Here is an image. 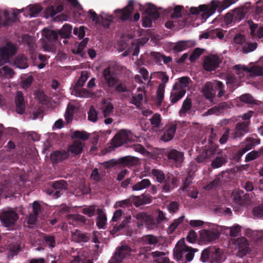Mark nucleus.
Returning <instances> with one entry per match:
<instances>
[{
  "mask_svg": "<svg viewBox=\"0 0 263 263\" xmlns=\"http://www.w3.org/2000/svg\"><path fill=\"white\" fill-rule=\"evenodd\" d=\"M232 243L237 244L238 248L237 255L242 257L249 251L247 240L245 237L237 238L236 240H232Z\"/></svg>",
  "mask_w": 263,
  "mask_h": 263,
  "instance_id": "12",
  "label": "nucleus"
},
{
  "mask_svg": "<svg viewBox=\"0 0 263 263\" xmlns=\"http://www.w3.org/2000/svg\"><path fill=\"white\" fill-rule=\"evenodd\" d=\"M216 31L215 30H208L204 32H203L199 37V40L201 39H214V33Z\"/></svg>",
  "mask_w": 263,
  "mask_h": 263,
  "instance_id": "51",
  "label": "nucleus"
},
{
  "mask_svg": "<svg viewBox=\"0 0 263 263\" xmlns=\"http://www.w3.org/2000/svg\"><path fill=\"white\" fill-rule=\"evenodd\" d=\"M72 239L76 242L87 241L88 240V237L80 231L76 230L72 234Z\"/></svg>",
  "mask_w": 263,
  "mask_h": 263,
  "instance_id": "33",
  "label": "nucleus"
},
{
  "mask_svg": "<svg viewBox=\"0 0 263 263\" xmlns=\"http://www.w3.org/2000/svg\"><path fill=\"white\" fill-rule=\"evenodd\" d=\"M42 35L43 36L44 43L43 48L44 50L47 51H53L55 50L54 46L52 42L57 40L58 34L54 31L44 29L42 31Z\"/></svg>",
  "mask_w": 263,
  "mask_h": 263,
  "instance_id": "4",
  "label": "nucleus"
},
{
  "mask_svg": "<svg viewBox=\"0 0 263 263\" xmlns=\"http://www.w3.org/2000/svg\"><path fill=\"white\" fill-rule=\"evenodd\" d=\"M23 9H13L11 10H5L4 15L7 21L15 22L17 20V15L23 12Z\"/></svg>",
  "mask_w": 263,
  "mask_h": 263,
  "instance_id": "17",
  "label": "nucleus"
},
{
  "mask_svg": "<svg viewBox=\"0 0 263 263\" xmlns=\"http://www.w3.org/2000/svg\"><path fill=\"white\" fill-rule=\"evenodd\" d=\"M73 32L80 39H82L85 34V27L84 26H80L79 28H74Z\"/></svg>",
  "mask_w": 263,
  "mask_h": 263,
  "instance_id": "62",
  "label": "nucleus"
},
{
  "mask_svg": "<svg viewBox=\"0 0 263 263\" xmlns=\"http://www.w3.org/2000/svg\"><path fill=\"white\" fill-rule=\"evenodd\" d=\"M142 241L144 244L149 245L153 247H155L156 244L158 242V239L156 237L149 235L142 237Z\"/></svg>",
  "mask_w": 263,
  "mask_h": 263,
  "instance_id": "35",
  "label": "nucleus"
},
{
  "mask_svg": "<svg viewBox=\"0 0 263 263\" xmlns=\"http://www.w3.org/2000/svg\"><path fill=\"white\" fill-rule=\"evenodd\" d=\"M165 88V85H164V84H160L157 90L155 100L156 103L159 105L161 104L164 98Z\"/></svg>",
  "mask_w": 263,
  "mask_h": 263,
  "instance_id": "27",
  "label": "nucleus"
},
{
  "mask_svg": "<svg viewBox=\"0 0 263 263\" xmlns=\"http://www.w3.org/2000/svg\"><path fill=\"white\" fill-rule=\"evenodd\" d=\"M218 6V2L216 1L211 2V6L209 7L207 6V10L205 11V13L207 14L208 16L211 15L215 12Z\"/></svg>",
  "mask_w": 263,
  "mask_h": 263,
  "instance_id": "48",
  "label": "nucleus"
},
{
  "mask_svg": "<svg viewBox=\"0 0 263 263\" xmlns=\"http://www.w3.org/2000/svg\"><path fill=\"white\" fill-rule=\"evenodd\" d=\"M151 124L155 127L159 126L161 122L160 115L159 114L154 115L150 120Z\"/></svg>",
  "mask_w": 263,
  "mask_h": 263,
  "instance_id": "63",
  "label": "nucleus"
},
{
  "mask_svg": "<svg viewBox=\"0 0 263 263\" xmlns=\"http://www.w3.org/2000/svg\"><path fill=\"white\" fill-rule=\"evenodd\" d=\"M216 252L212 253L211 257V261H220L224 259L223 252L219 249L216 248Z\"/></svg>",
  "mask_w": 263,
  "mask_h": 263,
  "instance_id": "46",
  "label": "nucleus"
},
{
  "mask_svg": "<svg viewBox=\"0 0 263 263\" xmlns=\"http://www.w3.org/2000/svg\"><path fill=\"white\" fill-rule=\"evenodd\" d=\"M72 29V26L69 24L64 25L59 32L61 37L65 39L68 37L71 33Z\"/></svg>",
  "mask_w": 263,
  "mask_h": 263,
  "instance_id": "38",
  "label": "nucleus"
},
{
  "mask_svg": "<svg viewBox=\"0 0 263 263\" xmlns=\"http://www.w3.org/2000/svg\"><path fill=\"white\" fill-rule=\"evenodd\" d=\"M14 190L10 184H7L0 187V198H7L13 195Z\"/></svg>",
  "mask_w": 263,
  "mask_h": 263,
  "instance_id": "21",
  "label": "nucleus"
},
{
  "mask_svg": "<svg viewBox=\"0 0 263 263\" xmlns=\"http://www.w3.org/2000/svg\"><path fill=\"white\" fill-rule=\"evenodd\" d=\"M151 184V182L148 179H143L141 181L138 182L132 186L133 191H137L142 190Z\"/></svg>",
  "mask_w": 263,
  "mask_h": 263,
  "instance_id": "36",
  "label": "nucleus"
},
{
  "mask_svg": "<svg viewBox=\"0 0 263 263\" xmlns=\"http://www.w3.org/2000/svg\"><path fill=\"white\" fill-rule=\"evenodd\" d=\"M18 219L17 214L11 208H5L0 211V220L5 227L14 224Z\"/></svg>",
  "mask_w": 263,
  "mask_h": 263,
  "instance_id": "5",
  "label": "nucleus"
},
{
  "mask_svg": "<svg viewBox=\"0 0 263 263\" xmlns=\"http://www.w3.org/2000/svg\"><path fill=\"white\" fill-rule=\"evenodd\" d=\"M235 68L237 70L241 69L248 73V76L250 77H257L263 76V67L258 66H250L247 67L245 65H237Z\"/></svg>",
  "mask_w": 263,
  "mask_h": 263,
  "instance_id": "10",
  "label": "nucleus"
},
{
  "mask_svg": "<svg viewBox=\"0 0 263 263\" xmlns=\"http://www.w3.org/2000/svg\"><path fill=\"white\" fill-rule=\"evenodd\" d=\"M152 255L157 263H162L164 261V258H167L162 252L155 251L152 253Z\"/></svg>",
  "mask_w": 263,
  "mask_h": 263,
  "instance_id": "44",
  "label": "nucleus"
},
{
  "mask_svg": "<svg viewBox=\"0 0 263 263\" xmlns=\"http://www.w3.org/2000/svg\"><path fill=\"white\" fill-rule=\"evenodd\" d=\"M64 181H59L54 182L52 185V189L47 190L46 193L52 196L54 199L57 198L61 195V191L64 187Z\"/></svg>",
  "mask_w": 263,
  "mask_h": 263,
  "instance_id": "14",
  "label": "nucleus"
},
{
  "mask_svg": "<svg viewBox=\"0 0 263 263\" xmlns=\"http://www.w3.org/2000/svg\"><path fill=\"white\" fill-rule=\"evenodd\" d=\"M198 251L196 249L187 247L185 244L184 239L179 240L176 244L174 250V258L180 260L183 256H185L186 260L189 261H191L194 256V253Z\"/></svg>",
  "mask_w": 263,
  "mask_h": 263,
  "instance_id": "1",
  "label": "nucleus"
},
{
  "mask_svg": "<svg viewBox=\"0 0 263 263\" xmlns=\"http://www.w3.org/2000/svg\"><path fill=\"white\" fill-rule=\"evenodd\" d=\"M184 218V216H182L179 218L174 220V221L168 227L167 233L168 234H172L177 228V227L183 222Z\"/></svg>",
  "mask_w": 263,
  "mask_h": 263,
  "instance_id": "34",
  "label": "nucleus"
},
{
  "mask_svg": "<svg viewBox=\"0 0 263 263\" xmlns=\"http://www.w3.org/2000/svg\"><path fill=\"white\" fill-rule=\"evenodd\" d=\"M203 50V49L199 48L194 49L190 57V61L192 62L195 61L201 55Z\"/></svg>",
  "mask_w": 263,
  "mask_h": 263,
  "instance_id": "52",
  "label": "nucleus"
},
{
  "mask_svg": "<svg viewBox=\"0 0 263 263\" xmlns=\"http://www.w3.org/2000/svg\"><path fill=\"white\" fill-rule=\"evenodd\" d=\"M113 109V105L110 102H104L103 106L102 107L104 116L106 117L109 116L112 112Z\"/></svg>",
  "mask_w": 263,
  "mask_h": 263,
  "instance_id": "43",
  "label": "nucleus"
},
{
  "mask_svg": "<svg viewBox=\"0 0 263 263\" xmlns=\"http://www.w3.org/2000/svg\"><path fill=\"white\" fill-rule=\"evenodd\" d=\"M33 80V78L31 76H27L26 78H23L22 77V81L20 83L21 87L23 89H27L29 88Z\"/></svg>",
  "mask_w": 263,
  "mask_h": 263,
  "instance_id": "42",
  "label": "nucleus"
},
{
  "mask_svg": "<svg viewBox=\"0 0 263 263\" xmlns=\"http://www.w3.org/2000/svg\"><path fill=\"white\" fill-rule=\"evenodd\" d=\"M103 76L109 87H113L115 85L116 80L112 77L109 68L104 70Z\"/></svg>",
  "mask_w": 263,
  "mask_h": 263,
  "instance_id": "29",
  "label": "nucleus"
},
{
  "mask_svg": "<svg viewBox=\"0 0 263 263\" xmlns=\"http://www.w3.org/2000/svg\"><path fill=\"white\" fill-rule=\"evenodd\" d=\"M87 44V42L85 40L82 41L78 46L77 49H72V52L74 54H78L82 55V51Z\"/></svg>",
  "mask_w": 263,
  "mask_h": 263,
  "instance_id": "58",
  "label": "nucleus"
},
{
  "mask_svg": "<svg viewBox=\"0 0 263 263\" xmlns=\"http://www.w3.org/2000/svg\"><path fill=\"white\" fill-rule=\"evenodd\" d=\"M241 101L248 104H255V100L249 94H245L240 97Z\"/></svg>",
  "mask_w": 263,
  "mask_h": 263,
  "instance_id": "57",
  "label": "nucleus"
},
{
  "mask_svg": "<svg viewBox=\"0 0 263 263\" xmlns=\"http://www.w3.org/2000/svg\"><path fill=\"white\" fill-rule=\"evenodd\" d=\"M226 162V157L224 156L217 157L212 162V166L213 168L221 167Z\"/></svg>",
  "mask_w": 263,
  "mask_h": 263,
  "instance_id": "40",
  "label": "nucleus"
},
{
  "mask_svg": "<svg viewBox=\"0 0 263 263\" xmlns=\"http://www.w3.org/2000/svg\"><path fill=\"white\" fill-rule=\"evenodd\" d=\"M97 225L99 229H104L107 223V217L101 209L97 211Z\"/></svg>",
  "mask_w": 263,
  "mask_h": 263,
  "instance_id": "23",
  "label": "nucleus"
},
{
  "mask_svg": "<svg viewBox=\"0 0 263 263\" xmlns=\"http://www.w3.org/2000/svg\"><path fill=\"white\" fill-rule=\"evenodd\" d=\"M42 9L39 5H29L25 9H23V11L26 12L30 17H36Z\"/></svg>",
  "mask_w": 263,
  "mask_h": 263,
  "instance_id": "20",
  "label": "nucleus"
},
{
  "mask_svg": "<svg viewBox=\"0 0 263 263\" xmlns=\"http://www.w3.org/2000/svg\"><path fill=\"white\" fill-rule=\"evenodd\" d=\"M138 93H134L131 98L130 102L132 104H135L137 106H139L141 101L143 99V96L145 95L143 89L141 87H139L137 89Z\"/></svg>",
  "mask_w": 263,
  "mask_h": 263,
  "instance_id": "22",
  "label": "nucleus"
},
{
  "mask_svg": "<svg viewBox=\"0 0 263 263\" xmlns=\"http://www.w3.org/2000/svg\"><path fill=\"white\" fill-rule=\"evenodd\" d=\"M131 249L127 246H122L117 249L115 256L109 263H120L126 256L129 255Z\"/></svg>",
  "mask_w": 263,
  "mask_h": 263,
  "instance_id": "9",
  "label": "nucleus"
},
{
  "mask_svg": "<svg viewBox=\"0 0 263 263\" xmlns=\"http://www.w3.org/2000/svg\"><path fill=\"white\" fill-rule=\"evenodd\" d=\"M133 11V4L132 2H129L128 5L124 9L116 10L114 12L121 20L125 21L129 18Z\"/></svg>",
  "mask_w": 263,
  "mask_h": 263,
  "instance_id": "13",
  "label": "nucleus"
},
{
  "mask_svg": "<svg viewBox=\"0 0 263 263\" xmlns=\"http://www.w3.org/2000/svg\"><path fill=\"white\" fill-rule=\"evenodd\" d=\"M254 215L258 217H261L263 216V205L258 206L253 209V211Z\"/></svg>",
  "mask_w": 263,
  "mask_h": 263,
  "instance_id": "64",
  "label": "nucleus"
},
{
  "mask_svg": "<svg viewBox=\"0 0 263 263\" xmlns=\"http://www.w3.org/2000/svg\"><path fill=\"white\" fill-rule=\"evenodd\" d=\"M227 229L228 227L213 225L211 230H203L200 231V238L205 242L212 241L217 238L220 233Z\"/></svg>",
  "mask_w": 263,
  "mask_h": 263,
  "instance_id": "3",
  "label": "nucleus"
},
{
  "mask_svg": "<svg viewBox=\"0 0 263 263\" xmlns=\"http://www.w3.org/2000/svg\"><path fill=\"white\" fill-rule=\"evenodd\" d=\"M216 252V251L215 248H212L210 249L204 250L202 253L201 256L202 261L205 262L208 259H210V260H211L212 253Z\"/></svg>",
  "mask_w": 263,
  "mask_h": 263,
  "instance_id": "39",
  "label": "nucleus"
},
{
  "mask_svg": "<svg viewBox=\"0 0 263 263\" xmlns=\"http://www.w3.org/2000/svg\"><path fill=\"white\" fill-rule=\"evenodd\" d=\"M234 42L236 44L243 45L246 41L245 37L241 34H237L234 37Z\"/></svg>",
  "mask_w": 263,
  "mask_h": 263,
  "instance_id": "59",
  "label": "nucleus"
},
{
  "mask_svg": "<svg viewBox=\"0 0 263 263\" xmlns=\"http://www.w3.org/2000/svg\"><path fill=\"white\" fill-rule=\"evenodd\" d=\"M167 157L168 159L173 160L174 162L177 164L182 163L184 160L183 153L176 149L171 150L168 153Z\"/></svg>",
  "mask_w": 263,
  "mask_h": 263,
  "instance_id": "18",
  "label": "nucleus"
},
{
  "mask_svg": "<svg viewBox=\"0 0 263 263\" xmlns=\"http://www.w3.org/2000/svg\"><path fill=\"white\" fill-rule=\"evenodd\" d=\"M89 77L88 73L86 71H83L81 72L80 77L77 81L76 86L78 87L83 86L85 82L87 81Z\"/></svg>",
  "mask_w": 263,
  "mask_h": 263,
  "instance_id": "45",
  "label": "nucleus"
},
{
  "mask_svg": "<svg viewBox=\"0 0 263 263\" xmlns=\"http://www.w3.org/2000/svg\"><path fill=\"white\" fill-rule=\"evenodd\" d=\"M260 155V153L257 151H252L248 153L246 156V161H250L255 159L258 158Z\"/></svg>",
  "mask_w": 263,
  "mask_h": 263,
  "instance_id": "61",
  "label": "nucleus"
},
{
  "mask_svg": "<svg viewBox=\"0 0 263 263\" xmlns=\"http://www.w3.org/2000/svg\"><path fill=\"white\" fill-rule=\"evenodd\" d=\"M134 150L136 152H139L143 155L147 157H151L152 156L151 153L147 152L141 145L140 144H135L133 146Z\"/></svg>",
  "mask_w": 263,
  "mask_h": 263,
  "instance_id": "50",
  "label": "nucleus"
},
{
  "mask_svg": "<svg viewBox=\"0 0 263 263\" xmlns=\"http://www.w3.org/2000/svg\"><path fill=\"white\" fill-rule=\"evenodd\" d=\"M250 28L251 34L254 35L256 31V35L259 39L263 37V27H260L258 28L256 24L252 23H249Z\"/></svg>",
  "mask_w": 263,
  "mask_h": 263,
  "instance_id": "32",
  "label": "nucleus"
},
{
  "mask_svg": "<svg viewBox=\"0 0 263 263\" xmlns=\"http://www.w3.org/2000/svg\"><path fill=\"white\" fill-rule=\"evenodd\" d=\"M15 102L16 107V111L22 114L24 112L25 105L23 95L22 92L18 91L16 95Z\"/></svg>",
  "mask_w": 263,
  "mask_h": 263,
  "instance_id": "16",
  "label": "nucleus"
},
{
  "mask_svg": "<svg viewBox=\"0 0 263 263\" xmlns=\"http://www.w3.org/2000/svg\"><path fill=\"white\" fill-rule=\"evenodd\" d=\"M152 175L155 177L159 182H162L165 178L164 173L160 170L157 169H153L152 170Z\"/></svg>",
  "mask_w": 263,
  "mask_h": 263,
  "instance_id": "47",
  "label": "nucleus"
},
{
  "mask_svg": "<svg viewBox=\"0 0 263 263\" xmlns=\"http://www.w3.org/2000/svg\"><path fill=\"white\" fill-rule=\"evenodd\" d=\"M14 63L17 68L20 69H25L28 67L27 60L23 55H18Z\"/></svg>",
  "mask_w": 263,
  "mask_h": 263,
  "instance_id": "26",
  "label": "nucleus"
},
{
  "mask_svg": "<svg viewBox=\"0 0 263 263\" xmlns=\"http://www.w3.org/2000/svg\"><path fill=\"white\" fill-rule=\"evenodd\" d=\"M84 146V143L78 140L73 141L68 146L67 153L72 156L79 155L82 153Z\"/></svg>",
  "mask_w": 263,
  "mask_h": 263,
  "instance_id": "11",
  "label": "nucleus"
},
{
  "mask_svg": "<svg viewBox=\"0 0 263 263\" xmlns=\"http://www.w3.org/2000/svg\"><path fill=\"white\" fill-rule=\"evenodd\" d=\"M191 105V100L190 99H186L183 102L182 108L180 110V114L182 116L183 114L186 112L190 109Z\"/></svg>",
  "mask_w": 263,
  "mask_h": 263,
  "instance_id": "49",
  "label": "nucleus"
},
{
  "mask_svg": "<svg viewBox=\"0 0 263 263\" xmlns=\"http://www.w3.org/2000/svg\"><path fill=\"white\" fill-rule=\"evenodd\" d=\"M190 79L188 77H182L178 82H176L174 87L180 90H185L190 83Z\"/></svg>",
  "mask_w": 263,
  "mask_h": 263,
  "instance_id": "25",
  "label": "nucleus"
},
{
  "mask_svg": "<svg viewBox=\"0 0 263 263\" xmlns=\"http://www.w3.org/2000/svg\"><path fill=\"white\" fill-rule=\"evenodd\" d=\"M221 62L219 57L215 54H210L204 57L203 67L206 71H212L217 68Z\"/></svg>",
  "mask_w": 263,
  "mask_h": 263,
  "instance_id": "6",
  "label": "nucleus"
},
{
  "mask_svg": "<svg viewBox=\"0 0 263 263\" xmlns=\"http://www.w3.org/2000/svg\"><path fill=\"white\" fill-rule=\"evenodd\" d=\"M176 132V126L172 125L164 133L161 137V140L164 142L170 141L174 137L175 133Z\"/></svg>",
  "mask_w": 263,
  "mask_h": 263,
  "instance_id": "28",
  "label": "nucleus"
},
{
  "mask_svg": "<svg viewBox=\"0 0 263 263\" xmlns=\"http://www.w3.org/2000/svg\"><path fill=\"white\" fill-rule=\"evenodd\" d=\"M230 230V235L232 237H236L240 233L241 227L238 224H235L229 228Z\"/></svg>",
  "mask_w": 263,
  "mask_h": 263,
  "instance_id": "55",
  "label": "nucleus"
},
{
  "mask_svg": "<svg viewBox=\"0 0 263 263\" xmlns=\"http://www.w3.org/2000/svg\"><path fill=\"white\" fill-rule=\"evenodd\" d=\"M68 153L65 151L55 152L51 155V159L53 162H58L68 158Z\"/></svg>",
  "mask_w": 263,
  "mask_h": 263,
  "instance_id": "30",
  "label": "nucleus"
},
{
  "mask_svg": "<svg viewBox=\"0 0 263 263\" xmlns=\"http://www.w3.org/2000/svg\"><path fill=\"white\" fill-rule=\"evenodd\" d=\"M4 76L7 78H12L14 74L13 70L8 66H4L2 68Z\"/></svg>",
  "mask_w": 263,
  "mask_h": 263,
  "instance_id": "60",
  "label": "nucleus"
},
{
  "mask_svg": "<svg viewBox=\"0 0 263 263\" xmlns=\"http://www.w3.org/2000/svg\"><path fill=\"white\" fill-rule=\"evenodd\" d=\"M89 135L86 132L84 131H75L71 135V138L72 139H80L82 140H86L88 139Z\"/></svg>",
  "mask_w": 263,
  "mask_h": 263,
  "instance_id": "37",
  "label": "nucleus"
},
{
  "mask_svg": "<svg viewBox=\"0 0 263 263\" xmlns=\"http://www.w3.org/2000/svg\"><path fill=\"white\" fill-rule=\"evenodd\" d=\"M137 137L132 134L130 131L122 129L118 132L111 140V145L118 147L128 141H136Z\"/></svg>",
  "mask_w": 263,
  "mask_h": 263,
  "instance_id": "2",
  "label": "nucleus"
},
{
  "mask_svg": "<svg viewBox=\"0 0 263 263\" xmlns=\"http://www.w3.org/2000/svg\"><path fill=\"white\" fill-rule=\"evenodd\" d=\"M89 13L92 21L96 23H101L106 27L109 26L110 23L113 19V17L108 14L102 13L99 16H97V14L92 10H90Z\"/></svg>",
  "mask_w": 263,
  "mask_h": 263,
  "instance_id": "8",
  "label": "nucleus"
},
{
  "mask_svg": "<svg viewBox=\"0 0 263 263\" xmlns=\"http://www.w3.org/2000/svg\"><path fill=\"white\" fill-rule=\"evenodd\" d=\"M89 121L95 122L98 119V112L93 107H91L88 112Z\"/></svg>",
  "mask_w": 263,
  "mask_h": 263,
  "instance_id": "54",
  "label": "nucleus"
},
{
  "mask_svg": "<svg viewBox=\"0 0 263 263\" xmlns=\"http://www.w3.org/2000/svg\"><path fill=\"white\" fill-rule=\"evenodd\" d=\"M74 107L72 105H68L66 111L65 117L67 122H69L72 118Z\"/></svg>",
  "mask_w": 263,
  "mask_h": 263,
  "instance_id": "56",
  "label": "nucleus"
},
{
  "mask_svg": "<svg viewBox=\"0 0 263 263\" xmlns=\"http://www.w3.org/2000/svg\"><path fill=\"white\" fill-rule=\"evenodd\" d=\"M257 47L256 43H245L242 47V51L244 53H249L254 51Z\"/></svg>",
  "mask_w": 263,
  "mask_h": 263,
  "instance_id": "53",
  "label": "nucleus"
},
{
  "mask_svg": "<svg viewBox=\"0 0 263 263\" xmlns=\"http://www.w3.org/2000/svg\"><path fill=\"white\" fill-rule=\"evenodd\" d=\"M202 92L207 99L212 101L215 96L213 84L210 82H206L202 87Z\"/></svg>",
  "mask_w": 263,
  "mask_h": 263,
  "instance_id": "15",
  "label": "nucleus"
},
{
  "mask_svg": "<svg viewBox=\"0 0 263 263\" xmlns=\"http://www.w3.org/2000/svg\"><path fill=\"white\" fill-rule=\"evenodd\" d=\"M159 14L153 5H149L146 9L145 15L143 18L142 25L145 27L151 26L152 20H156Z\"/></svg>",
  "mask_w": 263,
  "mask_h": 263,
  "instance_id": "7",
  "label": "nucleus"
},
{
  "mask_svg": "<svg viewBox=\"0 0 263 263\" xmlns=\"http://www.w3.org/2000/svg\"><path fill=\"white\" fill-rule=\"evenodd\" d=\"M136 217L138 221V224L140 225H142L144 223L148 222L149 221H151L152 220L150 216L147 215L146 214L144 213H138L136 215Z\"/></svg>",
  "mask_w": 263,
  "mask_h": 263,
  "instance_id": "41",
  "label": "nucleus"
},
{
  "mask_svg": "<svg viewBox=\"0 0 263 263\" xmlns=\"http://www.w3.org/2000/svg\"><path fill=\"white\" fill-rule=\"evenodd\" d=\"M252 111H249L247 114H245L242 117L244 121L242 123H238L236 125L237 126H239V128L246 129V133L249 132V119L252 116Z\"/></svg>",
  "mask_w": 263,
  "mask_h": 263,
  "instance_id": "31",
  "label": "nucleus"
},
{
  "mask_svg": "<svg viewBox=\"0 0 263 263\" xmlns=\"http://www.w3.org/2000/svg\"><path fill=\"white\" fill-rule=\"evenodd\" d=\"M185 93V90H180L173 87L170 96V101L171 103H176L183 97Z\"/></svg>",
  "mask_w": 263,
  "mask_h": 263,
  "instance_id": "24",
  "label": "nucleus"
},
{
  "mask_svg": "<svg viewBox=\"0 0 263 263\" xmlns=\"http://www.w3.org/2000/svg\"><path fill=\"white\" fill-rule=\"evenodd\" d=\"M194 45L195 43L192 41H179L174 45L173 50L176 52H181Z\"/></svg>",
  "mask_w": 263,
  "mask_h": 263,
  "instance_id": "19",
  "label": "nucleus"
}]
</instances>
